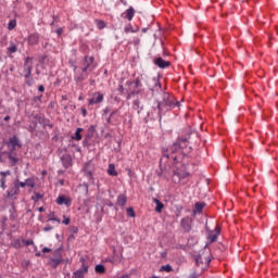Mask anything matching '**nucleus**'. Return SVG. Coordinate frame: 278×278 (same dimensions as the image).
Instances as JSON below:
<instances>
[{
    "label": "nucleus",
    "instance_id": "4be33fe9",
    "mask_svg": "<svg viewBox=\"0 0 278 278\" xmlns=\"http://www.w3.org/2000/svg\"><path fill=\"white\" fill-rule=\"evenodd\" d=\"M153 203H155V212L157 214H161V212L164 210V203L162 201L157 200L156 198H153Z\"/></svg>",
    "mask_w": 278,
    "mask_h": 278
},
{
    "label": "nucleus",
    "instance_id": "a18cd8bd",
    "mask_svg": "<svg viewBox=\"0 0 278 278\" xmlns=\"http://www.w3.org/2000/svg\"><path fill=\"white\" fill-rule=\"evenodd\" d=\"M23 244H25V247H31V244H34V240H23Z\"/></svg>",
    "mask_w": 278,
    "mask_h": 278
},
{
    "label": "nucleus",
    "instance_id": "37998d69",
    "mask_svg": "<svg viewBox=\"0 0 278 278\" xmlns=\"http://www.w3.org/2000/svg\"><path fill=\"white\" fill-rule=\"evenodd\" d=\"M26 186H28V188H34V186H36V184L34 182V180L31 179H26L25 180Z\"/></svg>",
    "mask_w": 278,
    "mask_h": 278
},
{
    "label": "nucleus",
    "instance_id": "f03ea898",
    "mask_svg": "<svg viewBox=\"0 0 278 278\" xmlns=\"http://www.w3.org/2000/svg\"><path fill=\"white\" fill-rule=\"evenodd\" d=\"M157 94H162L163 101H156L157 113L156 115H152L151 118H153V121H157L159 118V121L162 122V115L166 114V112H170L176 105L179 108V102H175V98L170 96V93L165 92L164 89H162V91H156V97Z\"/></svg>",
    "mask_w": 278,
    "mask_h": 278
},
{
    "label": "nucleus",
    "instance_id": "5fc2aeb1",
    "mask_svg": "<svg viewBox=\"0 0 278 278\" xmlns=\"http://www.w3.org/2000/svg\"><path fill=\"white\" fill-rule=\"evenodd\" d=\"M64 33V29L63 28H58L55 30V34H58V36H62V34Z\"/></svg>",
    "mask_w": 278,
    "mask_h": 278
},
{
    "label": "nucleus",
    "instance_id": "2eb2a0df",
    "mask_svg": "<svg viewBox=\"0 0 278 278\" xmlns=\"http://www.w3.org/2000/svg\"><path fill=\"white\" fill-rule=\"evenodd\" d=\"M9 175H12V172H10V169H8L5 172H0V176H1V178H0V188L2 190H5V188H8V185H5V184L8 181L7 177H9Z\"/></svg>",
    "mask_w": 278,
    "mask_h": 278
},
{
    "label": "nucleus",
    "instance_id": "b1692460",
    "mask_svg": "<svg viewBox=\"0 0 278 278\" xmlns=\"http://www.w3.org/2000/svg\"><path fill=\"white\" fill-rule=\"evenodd\" d=\"M132 108L137 111V114H140L144 110V105L140 104V100H134Z\"/></svg>",
    "mask_w": 278,
    "mask_h": 278
},
{
    "label": "nucleus",
    "instance_id": "603ef678",
    "mask_svg": "<svg viewBox=\"0 0 278 278\" xmlns=\"http://www.w3.org/2000/svg\"><path fill=\"white\" fill-rule=\"evenodd\" d=\"M90 138H92V134L88 132L87 135H85V142H88Z\"/></svg>",
    "mask_w": 278,
    "mask_h": 278
},
{
    "label": "nucleus",
    "instance_id": "72a5a7b5",
    "mask_svg": "<svg viewBox=\"0 0 278 278\" xmlns=\"http://www.w3.org/2000/svg\"><path fill=\"white\" fill-rule=\"evenodd\" d=\"M96 273H98L99 275H103V273H105V266L103 265H97L94 268Z\"/></svg>",
    "mask_w": 278,
    "mask_h": 278
},
{
    "label": "nucleus",
    "instance_id": "393cba45",
    "mask_svg": "<svg viewBox=\"0 0 278 278\" xmlns=\"http://www.w3.org/2000/svg\"><path fill=\"white\" fill-rule=\"evenodd\" d=\"M81 131H84V128H77L74 136H72V140H76L79 142L84 137L81 136Z\"/></svg>",
    "mask_w": 278,
    "mask_h": 278
},
{
    "label": "nucleus",
    "instance_id": "f257e3e1",
    "mask_svg": "<svg viewBox=\"0 0 278 278\" xmlns=\"http://www.w3.org/2000/svg\"><path fill=\"white\" fill-rule=\"evenodd\" d=\"M197 138L199 140V134L190 132L188 137H178V139L167 149H163L161 164L162 162H168L173 160L174 164H177V160L181 157H187L192 153V139Z\"/></svg>",
    "mask_w": 278,
    "mask_h": 278
},
{
    "label": "nucleus",
    "instance_id": "338daca9",
    "mask_svg": "<svg viewBox=\"0 0 278 278\" xmlns=\"http://www.w3.org/2000/svg\"><path fill=\"white\" fill-rule=\"evenodd\" d=\"M190 176V174L189 173H186L185 175H178V177H181L182 179H185V177H189Z\"/></svg>",
    "mask_w": 278,
    "mask_h": 278
},
{
    "label": "nucleus",
    "instance_id": "f8f14e48",
    "mask_svg": "<svg viewBox=\"0 0 278 278\" xmlns=\"http://www.w3.org/2000/svg\"><path fill=\"white\" fill-rule=\"evenodd\" d=\"M180 227L184 229V231H186L187 233L192 231V218H190L189 216L182 218L180 220Z\"/></svg>",
    "mask_w": 278,
    "mask_h": 278
},
{
    "label": "nucleus",
    "instance_id": "09e8293b",
    "mask_svg": "<svg viewBox=\"0 0 278 278\" xmlns=\"http://www.w3.org/2000/svg\"><path fill=\"white\" fill-rule=\"evenodd\" d=\"M43 231H53V226L51 225H47L45 228H43Z\"/></svg>",
    "mask_w": 278,
    "mask_h": 278
},
{
    "label": "nucleus",
    "instance_id": "4468645a",
    "mask_svg": "<svg viewBox=\"0 0 278 278\" xmlns=\"http://www.w3.org/2000/svg\"><path fill=\"white\" fill-rule=\"evenodd\" d=\"M58 205H65L66 207H71L73 204V200L64 194H61L56 198Z\"/></svg>",
    "mask_w": 278,
    "mask_h": 278
},
{
    "label": "nucleus",
    "instance_id": "a19ab883",
    "mask_svg": "<svg viewBox=\"0 0 278 278\" xmlns=\"http://www.w3.org/2000/svg\"><path fill=\"white\" fill-rule=\"evenodd\" d=\"M14 182L16 184L18 190H21V188H25V186H27L26 182H23V181H21L18 179L14 180Z\"/></svg>",
    "mask_w": 278,
    "mask_h": 278
},
{
    "label": "nucleus",
    "instance_id": "9b49d317",
    "mask_svg": "<svg viewBox=\"0 0 278 278\" xmlns=\"http://www.w3.org/2000/svg\"><path fill=\"white\" fill-rule=\"evenodd\" d=\"M105 99V96L101 92H94L92 98L89 99L88 103L89 105H98L99 103H103V100Z\"/></svg>",
    "mask_w": 278,
    "mask_h": 278
},
{
    "label": "nucleus",
    "instance_id": "e433bc0d",
    "mask_svg": "<svg viewBox=\"0 0 278 278\" xmlns=\"http://www.w3.org/2000/svg\"><path fill=\"white\" fill-rule=\"evenodd\" d=\"M42 194L36 192L33 197H31V201H34L35 203H38V201H40V199H42Z\"/></svg>",
    "mask_w": 278,
    "mask_h": 278
},
{
    "label": "nucleus",
    "instance_id": "9d476101",
    "mask_svg": "<svg viewBox=\"0 0 278 278\" xmlns=\"http://www.w3.org/2000/svg\"><path fill=\"white\" fill-rule=\"evenodd\" d=\"M126 86H128V96L129 97H136L137 94H140V92H142V87H137L136 86V80L134 81H126Z\"/></svg>",
    "mask_w": 278,
    "mask_h": 278
},
{
    "label": "nucleus",
    "instance_id": "ea45409f",
    "mask_svg": "<svg viewBox=\"0 0 278 278\" xmlns=\"http://www.w3.org/2000/svg\"><path fill=\"white\" fill-rule=\"evenodd\" d=\"M97 27H98V29H105V22L101 21V20H98L97 21Z\"/></svg>",
    "mask_w": 278,
    "mask_h": 278
},
{
    "label": "nucleus",
    "instance_id": "412c9836",
    "mask_svg": "<svg viewBox=\"0 0 278 278\" xmlns=\"http://www.w3.org/2000/svg\"><path fill=\"white\" fill-rule=\"evenodd\" d=\"M154 64L156 66H159V68H168V66H170V62L169 61H165L164 59L162 58H157L155 61H154Z\"/></svg>",
    "mask_w": 278,
    "mask_h": 278
},
{
    "label": "nucleus",
    "instance_id": "20e7f679",
    "mask_svg": "<svg viewBox=\"0 0 278 278\" xmlns=\"http://www.w3.org/2000/svg\"><path fill=\"white\" fill-rule=\"evenodd\" d=\"M7 147L9 151L7 152L9 162L12 166H16L18 164V159L16 157V151L20 149H23V141H21V138H18L17 135H13L9 138V141L7 142Z\"/></svg>",
    "mask_w": 278,
    "mask_h": 278
},
{
    "label": "nucleus",
    "instance_id": "ddd939ff",
    "mask_svg": "<svg viewBox=\"0 0 278 278\" xmlns=\"http://www.w3.org/2000/svg\"><path fill=\"white\" fill-rule=\"evenodd\" d=\"M18 192H21V190L18 189V185H16L15 181H13L9 189L7 190V197L8 199H12L14 197H16V194H18Z\"/></svg>",
    "mask_w": 278,
    "mask_h": 278
},
{
    "label": "nucleus",
    "instance_id": "473e14b6",
    "mask_svg": "<svg viewBox=\"0 0 278 278\" xmlns=\"http://www.w3.org/2000/svg\"><path fill=\"white\" fill-rule=\"evenodd\" d=\"M22 247H23V240H21V239L13 240V248L14 249H22Z\"/></svg>",
    "mask_w": 278,
    "mask_h": 278
},
{
    "label": "nucleus",
    "instance_id": "39448f33",
    "mask_svg": "<svg viewBox=\"0 0 278 278\" xmlns=\"http://www.w3.org/2000/svg\"><path fill=\"white\" fill-rule=\"evenodd\" d=\"M84 61L85 66L81 70H77V67L74 68V81H76V84H83V81H86V79H88V70L94 62V56L88 58V55H86Z\"/></svg>",
    "mask_w": 278,
    "mask_h": 278
},
{
    "label": "nucleus",
    "instance_id": "8fccbe9b",
    "mask_svg": "<svg viewBox=\"0 0 278 278\" xmlns=\"http://www.w3.org/2000/svg\"><path fill=\"white\" fill-rule=\"evenodd\" d=\"M26 86H34V78H29L25 81Z\"/></svg>",
    "mask_w": 278,
    "mask_h": 278
},
{
    "label": "nucleus",
    "instance_id": "49530a36",
    "mask_svg": "<svg viewBox=\"0 0 278 278\" xmlns=\"http://www.w3.org/2000/svg\"><path fill=\"white\" fill-rule=\"evenodd\" d=\"M63 218V225H71V218L66 217V215H64Z\"/></svg>",
    "mask_w": 278,
    "mask_h": 278
},
{
    "label": "nucleus",
    "instance_id": "0eeeda50",
    "mask_svg": "<svg viewBox=\"0 0 278 278\" xmlns=\"http://www.w3.org/2000/svg\"><path fill=\"white\" fill-rule=\"evenodd\" d=\"M94 170H97V167L94 166L92 161L85 163L83 172L85 174V177H87L89 181H94Z\"/></svg>",
    "mask_w": 278,
    "mask_h": 278
},
{
    "label": "nucleus",
    "instance_id": "864d4df0",
    "mask_svg": "<svg viewBox=\"0 0 278 278\" xmlns=\"http://www.w3.org/2000/svg\"><path fill=\"white\" fill-rule=\"evenodd\" d=\"M81 114L84 117L88 116V110H86V108H81Z\"/></svg>",
    "mask_w": 278,
    "mask_h": 278
},
{
    "label": "nucleus",
    "instance_id": "cd10ccee",
    "mask_svg": "<svg viewBox=\"0 0 278 278\" xmlns=\"http://www.w3.org/2000/svg\"><path fill=\"white\" fill-rule=\"evenodd\" d=\"M41 125L43 129H47V127H49V129H53V124H51V121L48 118H43V121H41Z\"/></svg>",
    "mask_w": 278,
    "mask_h": 278
},
{
    "label": "nucleus",
    "instance_id": "4c0bfd02",
    "mask_svg": "<svg viewBox=\"0 0 278 278\" xmlns=\"http://www.w3.org/2000/svg\"><path fill=\"white\" fill-rule=\"evenodd\" d=\"M127 216H129L130 218H136V212H134L132 207H128L126 210Z\"/></svg>",
    "mask_w": 278,
    "mask_h": 278
},
{
    "label": "nucleus",
    "instance_id": "c03bdc74",
    "mask_svg": "<svg viewBox=\"0 0 278 278\" xmlns=\"http://www.w3.org/2000/svg\"><path fill=\"white\" fill-rule=\"evenodd\" d=\"M34 118L39 123V125H41V122L45 119V117H41L40 114L34 115Z\"/></svg>",
    "mask_w": 278,
    "mask_h": 278
},
{
    "label": "nucleus",
    "instance_id": "423d86ee",
    "mask_svg": "<svg viewBox=\"0 0 278 278\" xmlns=\"http://www.w3.org/2000/svg\"><path fill=\"white\" fill-rule=\"evenodd\" d=\"M31 71H34V58L27 56L24 61L23 77L29 79L31 77Z\"/></svg>",
    "mask_w": 278,
    "mask_h": 278
},
{
    "label": "nucleus",
    "instance_id": "58836bf2",
    "mask_svg": "<svg viewBox=\"0 0 278 278\" xmlns=\"http://www.w3.org/2000/svg\"><path fill=\"white\" fill-rule=\"evenodd\" d=\"M115 114H118V110L113 111L110 116L106 118L108 125H112V117L115 116Z\"/></svg>",
    "mask_w": 278,
    "mask_h": 278
},
{
    "label": "nucleus",
    "instance_id": "aec40b11",
    "mask_svg": "<svg viewBox=\"0 0 278 278\" xmlns=\"http://www.w3.org/2000/svg\"><path fill=\"white\" fill-rule=\"evenodd\" d=\"M205 202H197L192 216H197V214H203V210L205 208Z\"/></svg>",
    "mask_w": 278,
    "mask_h": 278
},
{
    "label": "nucleus",
    "instance_id": "f704fd0d",
    "mask_svg": "<svg viewBox=\"0 0 278 278\" xmlns=\"http://www.w3.org/2000/svg\"><path fill=\"white\" fill-rule=\"evenodd\" d=\"M157 115V104L156 108H152V112H148V117L150 121H153L151 116H156Z\"/></svg>",
    "mask_w": 278,
    "mask_h": 278
},
{
    "label": "nucleus",
    "instance_id": "5701e85b",
    "mask_svg": "<svg viewBox=\"0 0 278 278\" xmlns=\"http://www.w3.org/2000/svg\"><path fill=\"white\" fill-rule=\"evenodd\" d=\"M127 204V195L125 194H119L117 197V202H116V205H118L119 207H124V205Z\"/></svg>",
    "mask_w": 278,
    "mask_h": 278
},
{
    "label": "nucleus",
    "instance_id": "13d9d810",
    "mask_svg": "<svg viewBox=\"0 0 278 278\" xmlns=\"http://www.w3.org/2000/svg\"><path fill=\"white\" fill-rule=\"evenodd\" d=\"M48 220H55L59 225L60 223H62V220L58 217H52V218H49Z\"/></svg>",
    "mask_w": 278,
    "mask_h": 278
},
{
    "label": "nucleus",
    "instance_id": "052dcab7",
    "mask_svg": "<svg viewBox=\"0 0 278 278\" xmlns=\"http://www.w3.org/2000/svg\"><path fill=\"white\" fill-rule=\"evenodd\" d=\"M103 112H104V115H105V114H110V112H111L110 106H106V108L103 110Z\"/></svg>",
    "mask_w": 278,
    "mask_h": 278
},
{
    "label": "nucleus",
    "instance_id": "bb28decb",
    "mask_svg": "<svg viewBox=\"0 0 278 278\" xmlns=\"http://www.w3.org/2000/svg\"><path fill=\"white\" fill-rule=\"evenodd\" d=\"M50 262H52V268H58L59 265H61L64 260L63 258H50Z\"/></svg>",
    "mask_w": 278,
    "mask_h": 278
},
{
    "label": "nucleus",
    "instance_id": "c756f323",
    "mask_svg": "<svg viewBox=\"0 0 278 278\" xmlns=\"http://www.w3.org/2000/svg\"><path fill=\"white\" fill-rule=\"evenodd\" d=\"M52 255L54 260H62V248L54 250Z\"/></svg>",
    "mask_w": 278,
    "mask_h": 278
},
{
    "label": "nucleus",
    "instance_id": "4d7b16f0",
    "mask_svg": "<svg viewBox=\"0 0 278 278\" xmlns=\"http://www.w3.org/2000/svg\"><path fill=\"white\" fill-rule=\"evenodd\" d=\"M189 278H199V274L197 271H193Z\"/></svg>",
    "mask_w": 278,
    "mask_h": 278
},
{
    "label": "nucleus",
    "instance_id": "a878e982",
    "mask_svg": "<svg viewBox=\"0 0 278 278\" xmlns=\"http://www.w3.org/2000/svg\"><path fill=\"white\" fill-rule=\"evenodd\" d=\"M108 173L111 177H118V172H116V166L114 164L109 165Z\"/></svg>",
    "mask_w": 278,
    "mask_h": 278
},
{
    "label": "nucleus",
    "instance_id": "de8ad7c7",
    "mask_svg": "<svg viewBox=\"0 0 278 278\" xmlns=\"http://www.w3.org/2000/svg\"><path fill=\"white\" fill-rule=\"evenodd\" d=\"M182 210H184V206H181V205L177 206V214H176L177 217H179L181 215Z\"/></svg>",
    "mask_w": 278,
    "mask_h": 278
},
{
    "label": "nucleus",
    "instance_id": "bf43d9fd",
    "mask_svg": "<svg viewBox=\"0 0 278 278\" xmlns=\"http://www.w3.org/2000/svg\"><path fill=\"white\" fill-rule=\"evenodd\" d=\"M41 252H43V253H51V249H49V248H43V249L41 250Z\"/></svg>",
    "mask_w": 278,
    "mask_h": 278
},
{
    "label": "nucleus",
    "instance_id": "69168bd1",
    "mask_svg": "<svg viewBox=\"0 0 278 278\" xmlns=\"http://www.w3.org/2000/svg\"><path fill=\"white\" fill-rule=\"evenodd\" d=\"M134 43H135L136 46L140 45V38H136V39L134 40Z\"/></svg>",
    "mask_w": 278,
    "mask_h": 278
},
{
    "label": "nucleus",
    "instance_id": "6ab92c4d",
    "mask_svg": "<svg viewBox=\"0 0 278 278\" xmlns=\"http://www.w3.org/2000/svg\"><path fill=\"white\" fill-rule=\"evenodd\" d=\"M218 236H220V228L216 227L214 231L208 233V242H216V240H218Z\"/></svg>",
    "mask_w": 278,
    "mask_h": 278
},
{
    "label": "nucleus",
    "instance_id": "2f4dec72",
    "mask_svg": "<svg viewBox=\"0 0 278 278\" xmlns=\"http://www.w3.org/2000/svg\"><path fill=\"white\" fill-rule=\"evenodd\" d=\"M139 29H140V28L134 29V27L131 26V24H129L128 26H126V27L124 28V31H125V34H129V31H130L131 34H136V33L139 31Z\"/></svg>",
    "mask_w": 278,
    "mask_h": 278
},
{
    "label": "nucleus",
    "instance_id": "7c9ffc66",
    "mask_svg": "<svg viewBox=\"0 0 278 278\" xmlns=\"http://www.w3.org/2000/svg\"><path fill=\"white\" fill-rule=\"evenodd\" d=\"M16 51H18V47L16 46V43L11 41L10 47L8 48V52L9 53H16Z\"/></svg>",
    "mask_w": 278,
    "mask_h": 278
},
{
    "label": "nucleus",
    "instance_id": "dca6fc26",
    "mask_svg": "<svg viewBox=\"0 0 278 278\" xmlns=\"http://www.w3.org/2000/svg\"><path fill=\"white\" fill-rule=\"evenodd\" d=\"M27 42L29 47H35V45H38L40 42V35L38 33H33L28 36Z\"/></svg>",
    "mask_w": 278,
    "mask_h": 278
},
{
    "label": "nucleus",
    "instance_id": "c85d7f7f",
    "mask_svg": "<svg viewBox=\"0 0 278 278\" xmlns=\"http://www.w3.org/2000/svg\"><path fill=\"white\" fill-rule=\"evenodd\" d=\"M173 266H170L169 264L163 265L160 268V273H173Z\"/></svg>",
    "mask_w": 278,
    "mask_h": 278
},
{
    "label": "nucleus",
    "instance_id": "a211bd4d",
    "mask_svg": "<svg viewBox=\"0 0 278 278\" xmlns=\"http://www.w3.org/2000/svg\"><path fill=\"white\" fill-rule=\"evenodd\" d=\"M61 162L64 168H71V166H73V157L70 154H64L61 157Z\"/></svg>",
    "mask_w": 278,
    "mask_h": 278
},
{
    "label": "nucleus",
    "instance_id": "774afa93",
    "mask_svg": "<svg viewBox=\"0 0 278 278\" xmlns=\"http://www.w3.org/2000/svg\"><path fill=\"white\" fill-rule=\"evenodd\" d=\"M4 121H5V122L10 121V115H7V116L4 117Z\"/></svg>",
    "mask_w": 278,
    "mask_h": 278
},
{
    "label": "nucleus",
    "instance_id": "7ed1b4c3",
    "mask_svg": "<svg viewBox=\"0 0 278 278\" xmlns=\"http://www.w3.org/2000/svg\"><path fill=\"white\" fill-rule=\"evenodd\" d=\"M136 86L143 90L144 86L152 92V97L157 99V92H162V84L159 78L151 77L147 74H140L136 78Z\"/></svg>",
    "mask_w": 278,
    "mask_h": 278
},
{
    "label": "nucleus",
    "instance_id": "680f3d73",
    "mask_svg": "<svg viewBox=\"0 0 278 278\" xmlns=\"http://www.w3.org/2000/svg\"><path fill=\"white\" fill-rule=\"evenodd\" d=\"M77 231H79V228H77V227H72V233H77Z\"/></svg>",
    "mask_w": 278,
    "mask_h": 278
},
{
    "label": "nucleus",
    "instance_id": "0e129e2a",
    "mask_svg": "<svg viewBox=\"0 0 278 278\" xmlns=\"http://www.w3.org/2000/svg\"><path fill=\"white\" fill-rule=\"evenodd\" d=\"M36 129V126H29V128H28V131H30V134H34V130Z\"/></svg>",
    "mask_w": 278,
    "mask_h": 278
},
{
    "label": "nucleus",
    "instance_id": "1a4fd4ad",
    "mask_svg": "<svg viewBox=\"0 0 278 278\" xmlns=\"http://www.w3.org/2000/svg\"><path fill=\"white\" fill-rule=\"evenodd\" d=\"M212 262V253H205V251L202 254H199L195 257V264L197 266H210V263Z\"/></svg>",
    "mask_w": 278,
    "mask_h": 278
},
{
    "label": "nucleus",
    "instance_id": "c9c22d12",
    "mask_svg": "<svg viewBox=\"0 0 278 278\" xmlns=\"http://www.w3.org/2000/svg\"><path fill=\"white\" fill-rule=\"evenodd\" d=\"M16 27V20H11L9 23H8V29L9 31H12V29H14Z\"/></svg>",
    "mask_w": 278,
    "mask_h": 278
},
{
    "label": "nucleus",
    "instance_id": "79ce46f5",
    "mask_svg": "<svg viewBox=\"0 0 278 278\" xmlns=\"http://www.w3.org/2000/svg\"><path fill=\"white\" fill-rule=\"evenodd\" d=\"M34 103H42V94L33 98Z\"/></svg>",
    "mask_w": 278,
    "mask_h": 278
},
{
    "label": "nucleus",
    "instance_id": "6e6d98bb",
    "mask_svg": "<svg viewBox=\"0 0 278 278\" xmlns=\"http://www.w3.org/2000/svg\"><path fill=\"white\" fill-rule=\"evenodd\" d=\"M117 90L118 92H121V94H123V92H125V87H123V85H119Z\"/></svg>",
    "mask_w": 278,
    "mask_h": 278
},
{
    "label": "nucleus",
    "instance_id": "3c124183",
    "mask_svg": "<svg viewBox=\"0 0 278 278\" xmlns=\"http://www.w3.org/2000/svg\"><path fill=\"white\" fill-rule=\"evenodd\" d=\"M3 155H8V152H0V162H5V159H3Z\"/></svg>",
    "mask_w": 278,
    "mask_h": 278
},
{
    "label": "nucleus",
    "instance_id": "e2e57ef3",
    "mask_svg": "<svg viewBox=\"0 0 278 278\" xmlns=\"http://www.w3.org/2000/svg\"><path fill=\"white\" fill-rule=\"evenodd\" d=\"M38 91H39V92H45V86L40 85V86L38 87Z\"/></svg>",
    "mask_w": 278,
    "mask_h": 278
},
{
    "label": "nucleus",
    "instance_id": "6e6552de",
    "mask_svg": "<svg viewBox=\"0 0 278 278\" xmlns=\"http://www.w3.org/2000/svg\"><path fill=\"white\" fill-rule=\"evenodd\" d=\"M79 262L81 263V268L73 273V278H85L88 275V262L84 257H80Z\"/></svg>",
    "mask_w": 278,
    "mask_h": 278
},
{
    "label": "nucleus",
    "instance_id": "f3484780",
    "mask_svg": "<svg viewBox=\"0 0 278 278\" xmlns=\"http://www.w3.org/2000/svg\"><path fill=\"white\" fill-rule=\"evenodd\" d=\"M136 16V10L134 7H129L124 13H122V18H127V21H132Z\"/></svg>",
    "mask_w": 278,
    "mask_h": 278
}]
</instances>
